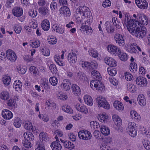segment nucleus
<instances>
[{"label": "nucleus", "mask_w": 150, "mask_h": 150, "mask_svg": "<svg viewBox=\"0 0 150 150\" xmlns=\"http://www.w3.org/2000/svg\"><path fill=\"white\" fill-rule=\"evenodd\" d=\"M127 25V29L133 35L139 38H143L146 34L147 30L144 26L137 25V23L135 22H129Z\"/></svg>", "instance_id": "1"}, {"label": "nucleus", "mask_w": 150, "mask_h": 150, "mask_svg": "<svg viewBox=\"0 0 150 150\" xmlns=\"http://www.w3.org/2000/svg\"><path fill=\"white\" fill-rule=\"evenodd\" d=\"M115 19H117V18H115V17L112 18V23L110 21H107L105 22L104 25L106 30L108 33H112L114 32L115 29L114 25H115V23H116Z\"/></svg>", "instance_id": "2"}, {"label": "nucleus", "mask_w": 150, "mask_h": 150, "mask_svg": "<svg viewBox=\"0 0 150 150\" xmlns=\"http://www.w3.org/2000/svg\"><path fill=\"white\" fill-rule=\"evenodd\" d=\"M96 101L98 103L99 107H102L104 108L108 109L110 108V105L107 101L105 98L100 96L96 99Z\"/></svg>", "instance_id": "3"}, {"label": "nucleus", "mask_w": 150, "mask_h": 150, "mask_svg": "<svg viewBox=\"0 0 150 150\" xmlns=\"http://www.w3.org/2000/svg\"><path fill=\"white\" fill-rule=\"evenodd\" d=\"M107 50L111 54L115 56H119L121 53V50L118 47L112 45L108 46Z\"/></svg>", "instance_id": "4"}, {"label": "nucleus", "mask_w": 150, "mask_h": 150, "mask_svg": "<svg viewBox=\"0 0 150 150\" xmlns=\"http://www.w3.org/2000/svg\"><path fill=\"white\" fill-rule=\"evenodd\" d=\"M136 124L133 122H130L128 123V127L127 129L129 132V135L132 137H134L137 134V132L135 126Z\"/></svg>", "instance_id": "5"}, {"label": "nucleus", "mask_w": 150, "mask_h": 150, "mask_svg": "<svg viewBox=\"0 0 150 150\" xmlns=\"http://www.w3.org/2000/svg\"><path fill=\"white\" fill-rule=\"evenodd\" d=\"M125 37L124 35L119 33L115 34L114 37L115 40L117 44L119 46L123 47L125 45Z\"/></svg>", "instance_id": "6"}, {"label": "nucleus", "mask_w": 150, "mask_h": 150, "mask_svg": "<svg viewBox=\"0 0 150 150\" xmlns=\"http://www.w3.org/2000/svg\"><path fill=\"white\" fill-rule=\"evenodd\" d=\"M138 21H136L139 26H142V24L146 25L148 22V20L146 16L144 15H140L137 16Z\"/></svg>", "instance_id": "7"}, {"label": "nucleus", "mask_w": 150, "mask_h": 150, "mask_svg": "<svg viewBox=\"0 0 150 150\" xmlns=\"http://www.w3.org/2000/svg\"><path fill=\"white\" fill-rule=\"evenodd\" d=\"M93 85L94 87L96 88V90H100L101 91L103 90L104 87L102 83L99 81L95 80L92 81L91 82L90 86L92 88Z\"/></svg>", "instance_id": "8"}, {"label": "nucleus", "mask_w": 150, "mask_h": 150, "mask_svg": "<svg viewBox=\"0 0 150 150\" xmlns=\"http://www.w3.org/2000/svg\"><path fill=\"white\" fill-rule=\"evenodd\" d=\"M6 56L8 60L12 62L15 61L17 59L15 53L11 50H8L6 51Z\"/></svg>", "instance_id": "9"}, {"label": "nucleus", "mask_w": 150, "mask_h": 150, "mask_svg": "<svg viewBox=\"0 0 150 150\" xmlns=\"http://www.w3.org/2000/svg\"><path fill=\"white\" fill-rule=\"evenodd\" d=\"M135 81L137 85L142 87L145 86L147 84L146 79L142 76H139L137 78Z\"/></svg>", "instance_id": "10"}, {"label": "nucleus", "mask_w": 150, "mask_h": 150, "mask_svg": "<svg viewBox=\"0 0 150 150\" xmlns=\"http://www.w3.org/2000/svg\"><path fill=\"white\" fill-rule=\"evenodd\" d=\"M71 85L70 81L69 79H66L63 80L61 87L64 91H69L70 89Z\"/></svg>", "instance_id": "11"}, {"label": "nucleus", "mask_w": 150, "mask_h": 150, "mask_svg": "<svg viewBox=\"0 0 150 150\" xmlns=\"http://www.w3.org/2000/svg\"><path fill=\"white\" fill-rule=\"evenodd\" d=\"M105 62L110 67H114L116 66L117 65V62L113 58L107 57L104 59Z\"/></svg>", "instance_id": "12"}, {"label": "nucleus", "mask_w": 150, "mask_h": 150, "mask_svg": "<svg viewBox=\"0 0 150 150\" xmlns=\"http://www.w3.org/2000/svg\"><path fill=\"white\" fill-rule=\"evenodd\" d=\"M13 15L15 16L20 17L23 14V10L22 8L15 7L12 10Z\"/></svg>", "instance_id": "13"}, {"label": "nucleus", "mask_w": 150, "mask_h": 150, "mask_svg": "<svg viewBox=\"0 0 150 150\" xmlns=\"http://www.w3.org/2000/svg\"><path fill=\"white\" fill-rule=\"evenodd\" d=\"M135 3L140 8L144 9L147 8L148 4L146 0H135Z\"/></svg>", "instance_id": "14"}, {"label": "nucleus", "mask_w": 150, "mask_h": 150, "mask_svg": "<svg viewBox=\"0 0 150 150\" xmlns=\"http://www.w3.org/2000/svg\"><path fill=\"white\" fill-rule=\"evenodd\" d=\"M67 59L70 63H76L77 61V56L75 53L73 52L68 54L67 57Z\"/></svg>", "instance_id": "15"}, {"label": "nucleus", "mask_w": 150, "mask_h": 150, "mask_svg": "<svg viewBox=\"0 0 150 150\" xmlns=\"http://www.w3.org/2000/svg\"><path fill=\"white\" fill-rule=\"evenodd\" d=\"M2 115L5 119L9 120L12 117L13 115L12 112L9 110L4 109L2 111Z\"/></svg>", "instance_id": "16"}, {"label": "nucleus", "mask_w": 150, "mask_h": 150, "mask_svg": "<svg viewBox=\"0 0 150 150\" xmlns=\"http://www.w3.org/2000/svg\"><path fill=\"white\" fill-rule=\"evenodd\" d=\"M60 13H62L63 15L66 17H69L71 15L70 11L69 8L67 6H62L59 9Z\"/></svg>", "instance_id": "17"}, {"label": "nucleus", "mask_w": 150, "mask_h": 150, "mask_svg": "<svg viewBox=\"0 0 150 150\" xmlns=\"http://www.w3.org/2000/svg\"><path fill=\"white\" fill-rule=\"evenodd\" d=\"M75 108L77 110L84 114H86L88 112L87 108L84 105L77 103L75 105Z\"/></svg>", "instance_id": "18"}, {"label": "nucleus", "mask_w": 150, "mask_h": 150, "mask_svg": "<svg viewBox=\"0 0 150 150\" xmlns=\"http://www.w3.org/2000/svg\"><path fill=\"white\" fill-rule=\"evenodd\" d=\"M60 139L61 142L63 143V146L65 148L71 150L74 147V145L71 142L67 140L64 141L61 139Z\"/></svg>", "instance_id": "19"}, {"label": "nucleus", "mask_w": 150, "mask_h": 150, "mask_svg": "<svg viewBox=\"0 0 150 150\" xmlns=\"http://www.w3.org/2000/svg\"><path fill=\"white\" fill-rule=\"evenodd\" d=\"M71 88L72 92L75 95L79 96L80 95L81 90L77 85L74 84H72Z\"/></svg>", "instance_id": "20"}, {"label": "nucleus", "mask_w": 150, "mask_h": 150, "mask_svg": "<svg viewBox=\"0 0 150 150\" xmlns=\"http://www.w3.org/2000/svg\"><path fill=\"white\" fill-rule=\"evenodd\" d=\"M41 26L42 29L45 31L48 30L50 28L49 21L47 19H45L42 22Z\"/></svg>", "instance_id": "21"}, {"label": "nucleus", "mask_w": 150, "mask_h": 150, "mask_svg": "<svg viewBox=\"0 0 150 150\" xmlns=\"http://www.w3.org/2000/svg\"><path fill=\"white\" fill-rule=\"evenodd\" d=\"M24 137L26 140L30 142L33 140L34 137L33 134L30 132H25L23 134Z\"/></svg>", "instance_id": "22"}, {"label": "nucleus", "mask_w": 150, "mask_h": 150, "mask_svg": "<svg viewBox=\"0 0 150 150\" xmlns=\"http://www.w3.org/2000/svg\"><path fill=\"white\" fill-rule=\"evenodd\" d=\"M52 28L54 31L58 33L62 34L64 33V29L61 27H59L57 24H55L52 25Z\"/></svg>", "instance_id": "23"}, {"label": "nucleus", "mask_w": 150, "mask_h": 150, "mask_svg": "<svg viewBox=\"0 0 150 150\" xmlns=\"http://www.w3.org/2000/svg\"><path fill=\"white\" fill-rule=\"evenodd\" d=\"M113 121L116 125L120 126L122 123V120L120 117L117 115H114L112 116Z\"/></svg>", "instance_id": "24"}, {"label": "nucleus", "mask_w": 150, "mask_h": 150, "mask_svg": "<svg viewBox=\"0 0 150 150\" xmlns=\"http://www.w3.org/2000/svg\"><path fill=\"white\" fill-rule=\"evenodd\" d=\"M137 101L139 105L141 106H144L146 104V100L144 95L142 94L139 95L137 98Z\"/></svg>", "instance_id": "25"}, {"label": "nucleus", "mask_w": 150, "mask_h": 150, "mask_svg": "<svg viewBox=\"0 0 150 150\" xmlns=\"http://www.w3.org/2000/svg\"><path fill=\"white\" fill-rule=\"evenodd\" d=\"M50 146L52 150H61L62 146L60 143L57 142H53L51 144Z\"/></svg>", "instance_id": "26"}, {"label": "nucleus", "mask_w": 150, "mask_h": 150, "mask_svg": "<svg viewBox=\"0 0 150 150\" xmlns=\"http://www.w3.org/2000/svg\"><path fill=\"white\" fill-rule=\"evenodd\" d=\"M9 97V94L6 91L3 90L0 93V98L2 100H6Z\"/></svg>", "instance_id": "27"}, {"label": "nucleus", "mask_w": 150, "mask_h": 150, "mask_svg": "<svg viewBox=\"0 0 150 150\" xmlns=\"http://www.w3.org/2000/svg\"><path fill=\"white\" fill-rule=\"evenodd\" d=\"M88 10V8L85 6H79L76 9V15L79 14L80 15H82L86 10Z\"/></svg>", "instance_id": "28"}, {"label": "nucleus", "mask_w": 150, "mask_h": 150, "mask_svg": "<svg viewBox=\"0 0 150 150\" xmlns=\"http://www.w3.org/2000/svg\"><path fill=\"white\" fill-rule=\"evenodd\" d=\"M84 100L86 104L90 106H91L93 104V101L92 98L88 95H85Z\"/></svg>", "instance_id": "29"}, {"label": "nucleus", "mask_w": 150, "mask_h": 150, "mask_svg": "<svg viewBox=\"0 0 150 150\" xmlns=\"http://www.w3.org/2000/svg\"><path fill=\"white\" fill-rule=\"evenodd\" d=\"M114 108L119 111L123 110L124 107L122 103L118 101H115L113 103Z\"/></svg>", "instance_id": "30"}, {"label": "nucleus", "mask_w": 150, "mask_h": 150, "mask_svg": "<svg viewBox=\"0 0 150 150\" xmlns=\"http://www.w3.org/2000/svg\"><path fill=\"white\" fill-rule=\"evenodd\" d=\"M130 114L131 117L134 120L137 121L140 120V116L136 111L132 110L130 112Z\"/></svg>", "instance_id": "31"}, {"label": "nucleus", "mask_w": 150, "mask_h": 150, "mask_svg": "<svg viewBox=\"0 0 150 150\" xmlns=\"http://www.w3.org/2000/svg\"><path fill=\"white\" fill-rule=\"evenodd\" d=\"M40 41L37 39L33 40L32 41H31L29 43L30 46L35 48H37L40 47Z\"/></svg>", "instance_id": "32"}, {"label": "nucleus", "mask_w": 150, "mask_h": 150, "mask_svg": "<svg viewBox=\"0 0 150 150\" xmlns=\"http://www.w3.org/2000/svg\"><path fill=\"white\" fill-rule=\"evenodd\" d=\"M22 87V83L20 81L18 80V82H17V81H15L13 85V87L16 91H18L21 90Z\"/></svg>", "instance_id": "33"}, {"label": "nucleus", "mask_w": 150, "mask_h": 150, "mask_svg": "<svg viewBox=\"0 0 150 150\" xmlns=\"http://www.w3.org/2000/svg\"><path fill=\"white\" fill-rule=\"evenodd\" d=\"M91 75L95 80L99 81L101 80V77L100 73L94 70L91 72Z\"/></svg>", "instance_id": "34"}, {"label": "nucleus", "mask_w": 150, "mask_h": 150, "mask_svg": "<svg viewBox=\"0 0 150 150\" xmlns=\"http://www.w3.org/2000/svg\"><path fill=\"white\" fill-rule=\"evenodd\" d=\"M100 130L103 135L107 136L110 134V130L109 128L105 126H101L100 128Z\"/></svg>", "instance_id": "35"}, {"label": "nucleus", "mask_w": 150, "mask_h": 150, "mask_svg": "<svg viewBox=\"0 0 150 150\" xmlns=\"http://www.w3.org/2000/svg\"><path fill=\"white\" fill-rule=\"evenodd\" d=\"M39 12L42 16H45L48 13V10L45 6L40 7L38 9Z\"/></svg>", "instance_id": "36"}, {"label": "nucleus", "mask_w": 150, "mask_h": 150, "mask_svg": "<svg viewBox=\"0 0 150 150\" xmlns=\"http://www.w3.org/2000/svg\"><path fill=\"white\" fill-rule=\"evenodd\" d=\"M23 126L26 129L30 130H33V126L31 122L29 121H25L23 124Z\"/></svg>", "instance_id": "37"}, {"label": "nucleus", "mask_w": 150, "mask_h": 150, "mask_svg": "<svg viewBox=\"0 0 150 150\" xmlns=\"http://www.w3.org/2000/svg\"><path fill=\"white\" fill-rule=\"evenodd\" d=\"M11 81V77L9 76L5 75L2 78V81L4 84L6 86L9 85Z\"/></svg>", "instance_id": "38"}, {"label": "nucleus", "mask_w": 150, "mask_h": 150, "mask_svg": "<svg viewBox=\"0 0 150 150\" xmlns=\"http://www.w3.org/2000/svg\"><path fill=\"white\" fill-rule=\"evenodd\" d=\"M78 135L80 139L85 140H88V137H86V132L85 130H82L80 131L78 133Z\"/></svg>", "instance_id": "39"}, {"label": "nucleus", "mask_w": 150, "mask_h": 150, "mask_svg": "<svg viewBox=\"0 0 150 150\" xmlns=\"http://www.w3.org/2000/svg\"><path fill=\"white\" fill-rule=\"evenodd\" d=\"M62 109L63 111L67 113H73L72 109L71 108L70 106L67 105H65L62 106Z\"/></svg>", "instance_id": "40"}, {"label": "nucleus", "mask_w": 150, "mask_h": 150, "mask_svg": "<svg viewBox=\"0 0 150 150\" xmlns=\"http://www.w3.org/2000/svg\"><path fill=\"white\" fill-rule=\"evenodd\" d=\"M35 146L36 148L35 150H45L44 146L41 141H37Z\"/></svg>", "instance_id": "41"}, {"label": "nucleus", "mask_w": 150, "mask_h": 150, "mask_svg": "<svg viewBox=\"0 0 150 150\" xmlns=\"http://www.w3.org/2000/svg\"><path fill=\"white\" fill-rule=\"evenodd\" d=\"M39 137L40 139H42V141H48L49 139V138L47 133L44 132H42L40 133Z\"/></svg>", "instance_id": "42"}, {"label": "nucleus", "mask_w": 150, "mask_h": 150, "mask_svg": "<svg viewBox=\"0 0 150 150\" xmlns=\"http://www.w3.org/2000/svg\"><path fill=\"white\" fill-rule=\"evenodd\" d=\"M13 125L16 128H19L21 125L22 123L21 120L19 118H16L13 121Z\"/></svg>", "instance_id": "43"}, {"label": "nucleus", "mask_w": 150, "mask_h": 150, "mask_svg": "<svg viewBox=\"0 0 150 150\" xmlns=\"http://www.w3.org/2000/svg\"><path fill=\"white\" fill-rule=\"evenodd\" d=\"M88 52L89 55L93 57L96 58L98 56V53L96 50L91 49Z\"/></svg>", "instance_id": "44"}, {"label": "nucleus", "mask_w": 150, "mask_h": 150, "mask_svg": "<svg viewBox=\"0 0 150 150\" xmlns=\"http://www.w3.org/2000/svg\"><path fill=\"white\" fill-rule=\"evenodd\" d=\"M49 82L50 84L53 86L56 85L57 83L58 80L55 77H51L49 79Z\"/></svg>", "instance_id": "45"}, {"label": "nucleus", "mask_w": 150, "mask_h": 150, "mask_svg": "<svg viewBox=\"0 0 150 150\" xmlns=\"http://www.w3.org/2000/svg\"><path fill=\"white\" fill-rule=\"evenodd\" d=\"M49 69L52 74H56L57 73L58 70L56 65L54 64H52L50 65Z\"/></svg>", "instance_id": "46"}, {"label": "nucleus", "mask_w": 150, "mask_h": 150, "mask_svg": "<svg viewBox=\"0 0 150 150\" xmlns=\"http://www.w3.org/2000/svg\"><path fill=\"white\" fill-rule=\"evenodd\" d=\"M108 72L109 74L111 76H114L117 74V71L115 68L111 69L108 67L107 69Z\"/></svg>", "instance_id": "47"}, {"label": "nucleus", "mask_w": 150, "mask_h": 150, "mask_svg": "<svg viewBox=\"0 0 150 150\" xmlns=\"http://www.w3.org/2000/svg\"><path fill=\"white\" fill-rule=\"evenodd\" d=\"M90 63L87 62H84L82 63V67L85 69L91 70Z\"/></svg>", "instance_id": "48"}, {"label": "nucleus", "mask_w": 150, "mask_h": 150, "mask_svg": "<svg viewBox=\"0 0 150 150\" xmlns=\"http://www.w3.org/2000/svg\"><path fill=\"white\" fill-rule=\"evenodd\" d=\"M108 117L105 115L102 114L100 115H99L98 116V118L99 120L102 122L105 123L106 122V120L108 118Z\"/></svg>", "instance_id": "49"}, {"label": "nucleus", "mask_w": 150, "mask_h": 150, "mask_svg": "<svg viewBox=\"0 0 150 150\" xmlns=\"http://www.w3.org/2000/svg\"><path fill=\"white\" fill-rule=\"evenodd\" d=\"M125 79L127 81H130L133 79V76L129 72H126L125 73Z\"/></svg>", "instance_id": "50"}, {"label": "nucleus", "mask_w": 150, "mask_h": 150, "mask_svg": "<svg viewBox=\"0 0 150 150\" xmlns=\"http://www.w3.org/2000/svg\"><path fill=\"white\" fill-rule=\"evenodd\" d=\"M142 143L144 146L147 150H150V142L148 140H144Z\"/></svg>", "instance_id": "51"}, {"label": "nucleus", "mask_w": 150, "mask_h": 150, "mask_svg": "<svg viewBox=\"0 0 150 150\" xmlns=\"http://www.w3.org/2000/svg\"><path fill=\"white\" fill-rule=\"evenodd\" d=\"M38 14V12L36 10L30 9L29 11V14L32 18L35 17Z\"/></svg>", "instance_id": "52"}, {"label": "nucleus", "mask_w": 150, "mask_h": 150, "mask_svg": "<svg viewBox=\"0 0 150 150\" xmlns=\"http://www.w3.org/2000/svg\"><path fill=\"white\" fill-rule=\"evenodd\" d=\"M48 41L50 44H55L57 42V39L55 37L51 36L50 38H48Z\"/></svg>", "instance_id": "53"}, {"label": "nucleus", "mask_w": 150, "mask_h": 150, "mask_svg": "<svg viewBox=\"0 0 150 150\" xmlns=\"http://www.w3.org/2000/svg\"><path fill=\"white\" fill-rule=\"evenodd\" d=\"M30 71L31 74H34V75L36 76L38 74V69L35 67L31 66L29 69Z\"/></svg>", "instance_id": "54"}, {"label": "nucleus", "mask_w": 150, "mask_h": 150, "mask_svg": "<svg viewBox=\"0 0 150 150\" xmlns=\"http://www.w3.org/2000/svg\"><path fill=\"white\" fill-rule=\"evenodd\" d=\"M77 77L78 78L80 79L81 81H83L86 77V75L82 72L79 71L78 72L77 75Z\"/></svg>", "instance_id": "55"}, {"label": "nucleus", "mask_w": 150, "mask_h": 150, "mask_svg": "<svg viewBox=\"0 0 150 150\" xmlns=\"http://www.w3.org/2000/svg\"><path fill=\"white\" fill-rule=\"evenodd\" d=\"M41 51L42 54L45 56H48L50 54V51L49 50L46 48H41Z\"/></svg>", "instance_id": "56"}, {"label": "nucleus", "mask_w": 150, "mask_h": 150, "mask_svg": "<svg viewBox=\"0 0 150 150\" xmlns=\"http://www.w3.org/2000/svg\"><path fill=\"white\" fill-rule=\"evenodd\" d=\"M130 69L132 71L131 69L133 71H136L137 69V64L134 62L131 63L130 64Z\"/></svg>", "instance_id": "57"}, {"label": "nucleus", "mask_w": 150, "mask_h": 150, "mask_svg": "<svg viewBox=\"0 0 150 150\" xmlns=\"http://www.w3.org/2000/svg\"><path fill=\"white\" fill-rule=\"evenodd\" d=\"M120 55V56H119V57L122 61H125L127 60V57L126 53H121Z\"/></svg>", "instance_id": "58"}, {"label": "nucleus", "mask_w": 150, "mask_h": 150, "mask_svg": "<svg viewBox=\"0 0 150 150\" xmlns=\"http://www.w3.org/2000/svg\"><path fill=\"white\" fill-rule=\"evenodd\" d=\"M46 104L48 107L56 108V104L55 103L50 100H48L46 103Z\"/></svg>", "instance_id": "59"}, {"label": "nucleus", "mask_w": 150, "mask_h": 150, "mask_svg": "<svg viewBox=\"0 0 150 150\" xmlns=\"http://www.w3.org/2000/svg\"><path fill=\"white\" fill-rule=\"evenodd\" d=\"M16 103V101L14 99H10L8 101L7 104L9 106L13 107L15 106Z\"/></svg>", "instance_id": "60"}, {"label": "nucleus", "mask_w": 150, "mask_h": 150, "mask_svg": "<svg viewBox=\"0 0 150 150\" xmlns=\"http://www.w3.org/2000/svg\"><path fill=\"white\" fill-rule=\"evenodd\" d=\"M127 87L128 90L129 91L132 92L135 91V86L133 84L129 83L127 85Z\"/></svg>", "instance_id": "61"}, {"label": "nucleus", "mask_w": 150, "mask_h": 150, "mask_svg": "<svg viewBox=\"0 0 150 150\" xmlns=\"http://www.w3.org/2000/svg\"><path fill=\"white\" fill-rule=\"evenodd\" d=\"M127 50L129 52L131 53H135L137 51V50L135 49V47H133L131 45L128 48Z\"/></svg>", "instance_id": "62"}, {"label": "nucleus", "mask_w": 150, "mask_h": 150, "mask_svg": "<svg viewBox=\"0 0 150 150\" xmlns=\"http://www.w3.org/2000/svg\"><path fill=\"white\" fill-rule=\"evenodd\" d=\"M90 63L91 64L90 65L91 70L94 69L97 67L98 64L96 61H91Z\"/></svg>", "instance_id": "63"}, {"label": "nucleus", "mask_w": 150, "mask_h": 150, "mask_svg": "<svg viewBox=\"0 0 150 150\" xmlns=\"http://www.w3.org/2000/svg\"><path fill=\"white\" fill-rule=\"evenodd\" d=\"M100 148L102 150H113L111 149L110 147H109L108 146L105 144L101 145Z\"/></svg>", "instance_id": "64"}]
</instances>
